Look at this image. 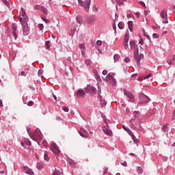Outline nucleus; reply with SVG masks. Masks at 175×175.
Listing matches in <instances>:
<instances>
[{
  "label": "nucleus",
  "mask_w": 175,
  "mask_h": 175,
  "mask_svg": "<svg viewBox=\"0 0 175 175\" xmlns=\"http://www.w3.org/2000/svg\"><path fill=\"white\" fill-rule=\"evenodd\" d=\"M22 17H19V21L21 23L22 27H23V33L24 36H27L29 34V27H28V18L26 16V13L25 11L22 12Z\"/></svg>",
  "instance_id": "obj_1"
},
{
  "label": "nucleus",
  "mask_w": 175,
  "mask_h": 175,
  "mask_svg": "<svg viewBox=\"0 0 175 175\" xmlns=\"http://www.w3.org/2000/svg\"><path fill=\"white\" fill-rule=\"evenodd\" d=\"M27 132L30 136V137L37 142V141H41L42 139V133L40 131V129H37L33 133H29V129H27Z\"/></svg>",
  "instance_id": "obj_2"
},
{
  "label": "nucleus",
  "mask_w": 175,
  "mask_h": 175,
  "mask_svg": "<svg viewBox=\"0 0 175 175\" xmlns=\"http://www.w3.org/2000/svg\"><path fill=\"white\" fill-rule=\"evenodd\" d=\"M103 121L105 122L106 125H105L103 127V132L108 136H112L113 135V132L111 131V130L110 129V127L107 122V118L106 116H103Z\"/></svg>",
  "instance_id": "obj_3"
},
{
  "label": "nucleus",
  "mask_w": 175,
  "mask_h": 175,
  "mask_svg": "<svg viewBox=\"0 0 175 175\" xmlns=\"http://www.w3.org/2000/svg\"><path fill=\"white\" fill-rule=\"evenodd\" d=\"M91 0L80 1L79 5L83 7L85 12H89Z\"/></svg>",
  "instance_id": "obj_4"
},
{
  "label": "nucleus",
  "mask_w": 175,
  "mask_h": 175,
  "mask_svg": "<svg viewBox=\"0 0 175 175\" xmlns=\"http://www.w3.org/2000/svg\"><path fill=\"white\" fill-rule=\"evenodd\" d=\"M134 57L136 59L137 64L138 66H140V61L142 57H144L143 54H139L138 53V49L135 50L134 51Z\"/></svg>",
  "instance_id": "obj_5"
},
{
  "label": "nucleus",
  "mask_w": 175,
  "mask_h": 175,
  "mask_svg": "<svg viewBox=\"0 0 175 175\" xmlns=\"http://www.w3.org/2000/svg\"><path fill=\"white\" fill-rule=\"evenodd\" d=\"M150 98L144 94H139V103L144 104L150 101Z\"/></svg>",
  "instance_id": "obj_6"
},
{
  "label": "nucleus",
  "mask_w": 175,
  "mask_h": 175,
  "mask_svg": "<svg viewBox=\"0 0 175 175\" xmlns=\"http://www.w3.org/2000/svg\"><path fill=\"white\" fill-rule=\"evenodd\" d=\"M85 92L90 94H94L96 93V89L92 85H88L85 89Z\"/></svg>",
  "instance_id": "obj_7"
},
{
  "label": "nucleus",
  "mask_w": 175,
  "mask_h": 175,
  "mask_svg": "<svg viewBox=\"0 0 175 175\" xmlns=\"http://www.w3.org/2000/svg\"><path fill=\"white\" fill-rule=\"evenodd\" d=\"M51 150L57 155H59L61 152V150L59 149L58 146L55 143L51 144Z\"/></svg>",
  "instance_id": "obj_8"
},
{
  "label": "nucleus",
  "mask_w": 175,
  "mask_h": 175,
  "mask_svg": "<svg viewBox=\"0 0 175 175\" xmlns=\"http://www.w3.org/2000/svg\"><path fill=\"white\" fill-rule=\"evenodd\" d=\"M106 81L109 82L112 85H116V83H117V81H116V79H114V77H113V76L110 74L107 75V76L106 77Z\"/></svg>",
  "instance_id": "obj_9"
},
{
  "label": "nucleus",
  "mask_w": 175,
  "mask_h": 175,
  "mask_svg": "<svg viewBox=\"0 0 175 175\" xmlns=\"http://www.w3.org/2000/svg\"><path fill=\"white\" fill-rule=\"evenodd\" d=\"M11 28H12V36L14 38V39L16 40L17 38H18V36H17L16 31H17L18 27H17L16 23H12V26H11Z\"/></svg>",
  "instance_id": "obj_10"
},
{
  "label": "nucleus",
  "mask_w": 175,
  "mask_h": 175,
  "mask_svg": "<svg viewBox=\"0 0 175 175\" xmlns=\"http://www.w3.org/2000/svg\"><path fill=\"white\" fill-rule=\"evenodd\" d=\"M22 171H23V172L26 173L27 174L34 175L32 170H31V168H29V167H27V166L22 167Z\"/></svg>",
  "instance_id": "obj_11"
},
{
  "label": "nucleus",
  "mask_w": 175,
  "mask_h": 175,
  "mask_svg": "<svg viewBox=\"0 0 175 175\" xmlns=\"http://www.w3.org/2000/svg\"><path fill=\"white\" fill-rule=\"evenodd\" d=\"M124 94L125 96H126L129 98V101H131L132 103H133L135 101L134 96L131 93H130L127 90H124Z\"/></svg>",
  "instance_id": "obj_12"
},
{
  "label": "nucleus",
  "mask_w": 175,
  "mask_h": 175,
  "mask_svg": "<svg viewBox=\"0 0 175 175\" xmlns=\"http://www.w3.org/2000/svg\"><path fill=\"white\" fill-rule=\"evenodd\" d=\"M161 18H164V21H163V23H164V24H167L168 23V21H167V12H166L165 10H163V11H161Z\"/></svg>",
  "instance_id": "obj_13"
},
{
  "label": "nucleus",
  "mask_w": 175,
  "mask_h": 175,
  "mask_svg": "<svg viewBox=\"0 0 175 175\" xmlns=\"http://www.w3.org/2000/svg\"><path fill=\"white\" fill-rule=\"evenodd\" d=\"M129 40V33H126L124 36V46L125 48V50L129 49V44H128Z\"/></svg>",
  "instance_id": "obj_14"
},
{
  "label": "nucleus",
  "mask_w": 175,
  "mask_h": 175,
  "mask_svg": "<svg viewBox=\"0 0 175 175\" xmlns=\"http://www.w3.org/2000/svg\"><path fill=\"white\" fill-rule=\"evenodd\" d=\"M79 135L81 137L83 138H88V131L84 129H81L79 131Z\"/></svg>",
  "instance_id": "obj_15"
},
{
  "label": "nucleus",
  "mask_w": 175,
  "mask_h": 175,
  "mask_svg": "<svg viewBox=\"0 0 175 175\" xmlns=\"http://www.w3.org/2000/svg\"><path fill=\"white\" fill-rule=\"evenodd\" d=\"M76 94H77V96H79L82 98H84L85 96V92L82 90H78Z\"/></svg>",
  "instance_id": "obj_16"
},
{
  "label": "nucleus",
  "mask_w": 175,
  "mask_h": 175,
  "mask_svg": "<svg viewBox=\"0 0 175 175\" xmlns=\"http://www.w3.org/2000/svg\"><path fill=\"white\" fill-rule=\"evenodd\" d=\"M130 46L131 50H134V52L135 50H138L137 49H136V43L133 40L130 42Z\"/></svg>",
  "instance_id": "obj_17"
},
{
  "label": "nucleus",
  "mask_w": 175,
  "mask_h": 175,
  "mask_svg": "<svg viewBox=\"0 0 175 175\" xmlns=\"http://www.w3.org/2000/svg\"><path fill=\"white\" fill-rule=\"evenodd\" d=\"M76 21L78 24L81 25L83 23L82 17L81 16H77L76 17Z\"/></svg>",
  "instance_id": "obj_18"
},
{
  "label": "nucleus",
  "mask_w": 175,
  "mask_h": 175,
  "mask_svg": "<svg viewBox=\"0 0 175 175\" xmlns=\"http://www.w3.org/2000/svg\"><path fill=\"white\" fill-rule=\"evenodd\" d=\"M129 135L132 137L133 142L135 143H137L138 142V140L137 139H136V137L133 135V132L131 131V134H129Z\"/></svg>",
  "instance_id": "obj_19"
},
{
  "label": "nucleus",
  "mask_w": 175,
  "mask_h": 175,
  "mask_svg": "<svg viewBox=\"0 0 175 175\" xmlns=\"http://www.w3.org/2000/svg\"><path fill=\"white\" fill-rule=\"evenodd\" d=\"M53 175H63V173L59 170H55V171H53Z\"/></svg>",
  "instance_id": "obj_20"
},
{
  "label": "nucleus",
  "mask_w": 175,
  "mask_h": 175,
  "mask_svg": "<svg viewBox=\"0 0 175 175\" xmlns=\"http://www.w3.org/2000/svg\"><path fill=\"white\" fill-rule=\"evenodd\" d=\"M122 128H123V129H124L126 132L128 133L129 135H132L131 131L129 129H128V128L126 127L125 126H122Z\"/></svg>",
  "instance_id": "obj_21"
},
{
  "label": "nucleus",
  "mask_w": 175,
  "mask_h": 175,
  "mask_svg": "<svg viewBox=\"0 0 175 175\" xmlns=\"http://www.w3.org/2000/svg\"><path fill=\"white\" fill-rule=\"evenodd\" d=\"M41 12H43L44 13V14H48V10L47 9H46L44 6H41L40 10Z\"/></svg>",
  "instance_id": "obj_22"
},
{
  "label": "nucleus",
  "mask_w": 175,
  "mask_h": 175,
  "mask_svg": "<svg viewBox=\"0 0 175 175\" xmlns=\"http://www.w3.org/2000/svg\"><path fill=\"white\" fill-rule=\"evenodd\" d=\"M128 26H129V28L131 32H132L133 31V23H132V21H129Z\"/></svg>",
  "instance_id": "obj_23"
},
{
  "label": "nucleus",
  "mask_w": 175,
  "mask_h": 175,
  "mask_svg": "<svg viewBox=\"0 0 175 175\" xmlns=\"http://www.w3.org/2000/svg\"><path fill=\"white\" fill-rule=\"evenodd\" d=\"M26 144L27 146H29L31 144V142H27V143H25L23 142H21V146L23 148H26Z\"/></svg>",
  "instance_id": "obj_24"
},
{
  "label": "nucleus",
  "mask_w": 175,
  "mask_h": 175,
  "mask_svg": "<svg viewBox=\"0 0 175 175\" xmlns=\"http://www.w3.org/2000/svg\"><path fill=\"white\" fill-rule=\"evenodd\" d=\"M100 104L101 107H104L107 105V103L105 100H100Z\"/></svg>",
  "instance_id": "obj_25"
},
{
  "label": "nucleus",
  "mask_w": 175,
  "mask_h": 175,
  "mask_svg": "<svg viewBox=\"0 0 175 175\" xmlns=\"http://www.w3.org/2000/svg\"><path fill=\"white\" fill-rule=\"evenodd\" d=\"M137 171L139 174H142L143 173V170H142V167H140V166L137 167Z\"/></svg>",
  "instance_id": "obj_26"
},
{
  "label": "nucleus",
  "mask_w": 175,
  "mask_h": 175,
  "mask_svg": "<svg viewBox=\"0 0 175 175\" xmlns=\"http://www.w3.org/2000/svg\"><path fill=\"white\" fill-rule=\"evenodd\" d=\"M36 167L38 170H42L43 168V165L41 163H37Z\"/></svg>",
  "instance_id": "obj_27"
},
{
  "label": "nucleus",
  "mask_w": 175,
  "mask_h": 175,
  "mask_svg": "<svg viewBox=\"0 0 175 175\" xmlns=\"http://www.w3.org/2000/svg\"><path fill=\"white\" fill-rule=\"evenodd\" d=\"M92 60L91 59H85V64L87 65V66H90V65H92Z\"/></svg>",
  "instance_id": "obj_28"
},
{
  "label": "nucleus",
  "mask_w": 175,
  "mask_h": 175,
  "mask_svg": "<svg viewBox=\"0 0 175 175\" xmlns=\"http://www.w3.org/2000/svg\"><path fill=\"white\" fill-rule=\"evenodd\" d=\"M118 27L120 29H124V23L122 22H120L118 23Z\"/></svg>",
  "instance_id": "obj_29"
},
{
  "label": "nucleus",
  "mask_w": 175,
  "mask_h": 175,
  "mask_svg": "<svg viewBox=\"0 0 175 175\" xmlns=\"http://www.w3.org/2000/svg\"><path fill=\"white\" fill-rule=\"evenodd\" d=\"M139 113V112L137 111H134L135 120H139V116H137V115H138Z\"/></svg>",
  "instance_id": "obj_30"
},
{
  "label": "nucleus",
  "mask_w": 175,
  "mask_h": 175,
  "mask_svg": "<svg viewBox=\"0 0 175 175\" xmlns=\"http://www.w3.org/2000/svg\"><path fill=\"white\" fill-rule=\"evenodd\" d=\"M49 44H50V41H46V42H45V46H46V49H50V45H49Z\"/></svg>",
  "instance_id": "obj_31"
},
{
  "label": "nucleus",
  "mask_w": 175,
  "mask_h": 175,
  "mask_svg": "<svg viewBox=\"0 0 175 175\" xmlns=\"http://www.w3.org/2000/svg\"><path fill=\"white\" fill-rule=\"evenodd\" d=\"M3 1V3L7 6V7H10V4H9V2H8V0H1Z\"/></svg>",
  "instance_id": "obj_32"
},
{
  "label": "nucleus",
  "mask_w": 175,
  "mask_h": 175,
  "mask_svg": "<svg viewBox=\"0 0 175 175\" xmlns=\"http://www.w3.org/2000/svg\"><path fill=\"white\" fill-rule=\"evenodd\" d=\"M113 59L115 61L118 62V59H120V55H118L117 54L114 55Z\"/></svg>",
  "instance_id": "obj_33"
},
{
  "label": "nucleus",
  "mask_w": 175,
  "mask_h": 175,
  "mask_svg": "<svg viewBox=\"0 0 175 175\" xmlns=\"http://www.w3.org/2000/svg\"><path fill=\"white\" fill-rule=\"evenodd\" d=\"M79 49H81V50H85V44H79Z\"/></svg>",
  "instance_id": "obj_34"
},
{
  "label": "nucleus",
  "mask_w": 175,
  "mask_h": 175,
  "mask_svg": "<svg viewBox=\"0 0 175 175\" xmlns=\"http://www.w3.org/2000/svg\"><path fill=\"white\" fill-rule=\"evenodd\" d=\"M96 79L97 81H102L101 78H100V77L98 74L96 75Z\"/></svg>",
  "instance_id": "obj_35"
},
{
  "label": "nucleus",
  "mask_w": 175,
  "mask_h": 175,
  "mask_svg": "<svg viewBox=\"0 0 175 175\" xmlns=\"http://www.w3.org/2000/svg\"><path fill=\"white\" fill-rule=\"evenodd\" d=\"M44 159L46 160V161H49V156H48V153L46 152H45V154H44Z\"/></svg>",
  "instance_id": "obj_36"
},
{
  "label": "nucleus",
  "mask_w": 175,
  "mask_h": 175,
  "mask_svg": "<svg viewBox=\"0 0 175 175\" xmlns=\"http://www.w3.org/2000/svg\"><path fill=\"white\" fill-rule=\"evenodd\" d=\"M38 28H39V29H40V31H42L43 29H44V25H43V24H39V25H38Z\"/></svg>",
  "instance_id": "obj_37"
},
{
  "label": "nucleus",
  "mask_w": 175,
  "mask_h": 175,
  "mask_svg": "<svg viewBox=\"0 0 175 175\" xmlns=\"http://www.w3.org/2000/svg\"><path fill=\"white\" fill-rule=\"evenodd\" d=\"M42 20H43L44 22H45L46 23H49V21L48 19H46L45 17L42 16L41 17Z\"/></svg>",
  "instance_id": "obj_38"
},
{
  "label": "nucleus",
  "mask_w": 175,
  "mask_h": 175,
  "mask_svg": "<svg viewBox=\"0 0 175 175\" xmlns=\"http://www.w3.org/2000/svg\"><path fill=\"white\" fill-rule=\"evenodd\" d=\"M152 77V74H149L148 75L144 77V80L148 79H149V78H150V77Z\"/></svg>",
  "instance_id": "obj_39"
},
{
  "label": "nucleus",
  "mask_w": 175,
  "mask_h": 175,
  "mask_svg": "<svg viewBox=\"0 0 175 175\" xmlns=\"http://www.w3.org/2000/svg\"><path fill=\"white\" fill-rule=\"evenodd\" d=\"M152 37L153 38L158 39L159 38V36L157 33H153Z\"/></svg>",
  "instance_id": "obj_40"
},
{
  "label": "nucleus",
  "mask_w": 175,
  "mask_h": 175,
  "mask_svg": "<svg viewBox=\"0 0 175 175\" xmlns=\"http://www.w3.org/2000/svg\"><path fill=\"white\" fill-rule=\"evenodd\" d=\"M167 126L164 125V127H163V131H164V133H166L167 132Z\"/></svg>",
  "instance_id": "obj_41"
},
{
  "label": "nucleus",
  "mask_w": 175,
  "mask_h": 175,
  "mask_svg": "<svg viewBox=\"0 0 175 175\" xmlns=\"http://www.w3.org/2000/svg\"><path fill=\"white\" fill-rule=\"evenodd\" d=\"M171 120H172V121H174V120H175V110L172 113V118H171Z\"/></svg>",
  "instance_id": "obj_42"
},
{
  "label": "nucleus",
  "mask_w": 175,
  "mask_h": 175,
  "mask_svg": "<svg viewBox=\"0 0 175 175\" xmlns=\"http://www.w3.org/2000/svg\"><path fill=\"white\" fill-rule=\"evenodd\" d=\"M42 8V6L38 5H35V7H34V8H35L36 10H40V8Z\"/></svg>",
  "instance_id": "obj_43"
},
{
  "label": "nucleus",
  "mask_w": 175,
  "mask_h": 175,
  "mask_svg": "<svg viewBox=\"0 0 175 175\" xmlns=\"http://www.w3.org/2000/svg\"><path fill=\"white\" fill-rule=\"evenodd\" d=\"M96 44H97L98 46H101V45H102V41H101V40H97Z\"/></svg>",
  "instance_id": "obj_44"
},
{
  "label": "nucleus",
  "mask_w": 175,
  "mask_h": 175,
  "mask_svg": "<svg viewBox=\"0 0 175 175\" xmlns=\"http://www.w3.org/2000/svg\"><path fill=\"white\" fill-rule=\"evenodd\" d=\"M139 4L142 5L144 8H146V6L143 1H139Z\"/></svg>",
  "instance_id": "obj_45"
},
{
  "label": "nucleus",
  "mask_w": 175,
  "mask_h": 175,
  "mask_svg": "<svg viewBox=\"0 0 175 175\" xmlns=\"http://www.w3.org/2000/svg\"><path fill=\"white\" fill-rule=\"evenodd\" d=\"M33 105V102L32 100H30L28 103L27 105L28 106H32Z\"/></svg>",
  "instance_id": "obj_46"
},
{
  "label": "nucleus",
  "mask_w": 175,
  "mask_h": 175,
  "mask_svg": "<svg viewBox=\"0 0 175 175\" xmlns=\"http://www.w3.org/2000/svg\"><path fill=\"white\" fill-rule=\"evenodd\" d=\"M107 73H108L107 70H103V75H107Z\"/></svg>",
  "instance_id": "obj_47"
},
{
  "label": "nucleus",
  "mask_w": 175,
  "mask_h": 175,
  "mask_svg": "<svg viewBox=\"0 0 175 175\" xmlns=\"http://www.w3.org/2000/svg\"><path fill=\"white\" fill-rule=\"evenodd\" d=\"M124 61H125L126 63H129L130 62V58L129 57H126L124 59Z\"/></svg>",
  "instance_id": "obj_48"
},
{
  "label": "nucleus",
  "mask_w": 175,
  "mask_h": 175,
  "mask_svg": "<svg viewBox=\"0 0 175 175\" xmlns=\"http://www.w3.org/2000/svg\"><path fill=\"white\" fill-rule=\"evenodd\" d=\"M63 111H64L66 112H68L69 111V109L66 107L63 108Z\"/></svg>",
  "instance_id": "obj_49"
},
{
  "label": "nucleus",
  "mask_w": 175,
  "mask_h": 175,
  "mask_svg": "<svg viewBox=\"0 0 175 175\" xmlns=\"http://www.w3.org/2000/svg\"><path fill=\"white\" fill-rule=\"evenodd\" d=\"M121 164L123 165V166H124V167H126L127 166V163H126V161H124L123 163H121Z\"/></svg>",
  "instance_id": "obj_50"
},
{
  "label": "nucleus",
  "mask_w": 175,
  "mask_h": 175,
  "mask_svg": "<svg viewBox=\"0 0 175 175\" xmlns=\"http://www.w3.org/2000/svg\"><path fill=\"white\" fill-rule=\"evenodd\" d=\"M47 145H48L47 142H45V141H44V142H43V146H44L45 148H47Z\"/></svg>",
  "instance_id": "obj_51"
},
{
  "label": "nucleus",
  "mask_w": 175,
  "mask_h": 175,
  "mask_svg": "<svg viewBox=\"0 0 175 175\" xmlns=\"http://www.w3.org/2000/svg\"><path fill=\"white\" fill-rule=\"evenodd\" d=\"M135 16H137V18L139 17V16H140V14L138 12H135Z\"/></svg>",
  "instance_id": "obj_52"
},
{
  "label": "nucleus",
  "mask_w": 175,
  "mask_h": 175,
  "mask_svg": "<svg viewBox=\"0 0 175 175\" xmlns=\"http://www.w3.org/2000/svg\"><path fill=\"white\" fill-rule=\"evenodd\" d=\"M81 55H85V51L81 50Z\"/></svg>",
  "instance_id": "obj_53"
},
{
  "label": "nucleus",
  "mask_w": 175,
  "mask_h": 175,
  "mask_svg": "<svg viewBox=\"0 0 175 175\" xmlns=\"http://www.w3.org/2000/svg\"><path fill=\"white\" fill-rule=\"evenodd\" d=\"M98 98H99L100 101H101V100H103V96L100 95L98 96Z\"/></svg>",
  "instance_id": "obj_54"
},
{
  "label": "nucleus",
  "mask_w": 175,
  "mask_h": 175,
  "mask_svg": "<svg viewBox=\"0 0 175 175\" xmlns=\"http://www.w3.org/2000/svg\"><path fill=\"white\" fill-rule=\"evenodd\" d=\"M144 14H145V16H148V11H146V10H145V11H144Z\"/></svg>",
  "instance_id": "obj_55"
},
{
  "label": "nucleus",
  "mask_w": 175,
  "mask_h": 175,
  "mask_svg": "<svg viewBox=\"0 0 175 175\" xmlns=\"http://www.w3.org/2000/svg\"><path fill=\"white\" fill-rule=\"evenodd\" d=\"M168 64L172 65V59H170V61H168Z\"/></svg>",
  "instance_id": "obj_56"
},
{
  "label": "nucleus",
  "mask_w": 175,
  "mask_h": 175,
  "mask_svg": "<svg viewBox=\"0 0 175 175\" xmlns=\"http://www.w3.org/2000/svg\"><path fill=\"white\" fill-rule=\"evenodd\" d=\"M113 29L116 32V24H114V25H113Z\"/></svg>",
  "instance_id": "obj_57"
},
{
  "label": "nucleus",
  "mask_w": 175,
  "mask_h": 175,
  "mask_svg": "<svg viewBox=\"0 0 175 175\" xmlns=\"http://www.w3.org/2000/svg\"><path fill=\"white\" fill-rule=\"evenodd\" d=\"M0 106H3V100L1 99H0Z\"/></svg>",
  "instance_id": "obj_58"
},
{
  "label": "nucleus",
  "mask_w": 175,
  "mask_h": 175,
  "mask_svg": "<svg viewBox=\"0 0 175 175\" xmlns=\"http://www.w3.org/2000/svg\"><path fill=\"white\" fill-rule=\"evenodd\" d=\"M130 124H131V125H132V126H134V124H133V122H132V119L131 120V121H130Z\"/></svg>",
  "instance_id": "obj_59"
},
{
  "label": "nucleus",
  "mask_w": 175,
  "mask_h": 175,
  "mask_svg": "<svg viewBox=\"0 0 175 175\" xmlns=\"http://www.w3.org/2000/svg\"><path fill=\"white\" fill-rule=\"evenodd\" d=\"M116 2H117L118 4H121L122 3L120 0H116Z\"/></svg>",
  "instance_id": "obj_60"
},
{
  "label": "nucleus",
  "mask_w": 175,
  "mask_h": 175,
  "mask_svg": "<svg viewBox=\"0 0 175 175\" xmlns=\"http://www.w3.org/2000/svg\"><path fill=\"white\" fill-rule=\"evenodd\" d=\"M146 38H147L148 40H150V37L149 35H146Z\"/></svg>",
  "instance_id": "obj_61"
},
{
  "label": "nucleus",
  "mask_w": 175,
  "mask_h": 175,
  "mask_svg": "<svg viewBox=\"0 0 175 175\" xmlns=\"http://www.w3.org/2000/svg\"><path fill=\"white\" fill-rule=\"evenodd\" d=\"M53 98H55V100H57V96L54 94H53Z\"/></svg>",
  "instance_id": "obj_62"
},
{
  "label": "nucleus",
  "mask_w": 175,
  "mask_h": 175,
  "mask_svg": "<svg viewBox=\"0 0 175 175\" xmlns=\"http://www.w3.org/2000/svg\"><path fill=\"white\" fill-rule=\"evenodd\" d=\"M175 60V55H173L172 56V61Z\"/></svg>",
  "instance_id": "obj_63"
},
{
  "label": "nucleus",
  "mask_w": 175,
  "mask_h": 175,
  "mask_svg": "<svg viewBox=\"0 0 175 175\" xmlns=\"http://www.w3.org/2000/svg\"><path fill=\"white\" fill-rule=\"evenodd\" d=\"M25 75V71H21V76H23Z\"/></svg>",
  "instance_id": "obj_64"
}]
</instances>
